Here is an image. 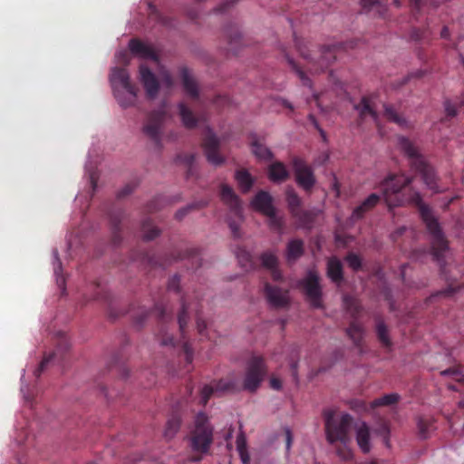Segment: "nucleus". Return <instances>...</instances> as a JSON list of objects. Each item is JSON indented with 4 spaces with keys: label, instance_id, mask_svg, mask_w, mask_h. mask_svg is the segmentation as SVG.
Returning a JSON list of instances; mask_svg holds the SVG:
<instances>
[{
    "label": "nucleus",
    "instance_id": "obj_43",
    "mask_svg": "<svg viewBox=\"0 0 464 464\" xmlns=\"http://www.w3.org/2000/svg\"><path fill=\"white\" fill-rule=\"evenodd\" d=\"M252 151L259 160H269L273 158L272 151L258 141H253Z\"/></svg>",
    "mask_w": 464,
    "mask_h": 464
},
{
    "label": "nucleus",
    "instance_id": "obj_19",
    "mask_svg": "<svg viewBox=\"0 0 464 464\" xmlns=\"http://www.w3.org/2000/svg\"><path fill=\"white\" fill-rule=\"evenodd\" d=\"M130 52L142 59H149L154 62L159 61V56L152 45L147 44L139 39H131L129 44Z\"/></svg>",
    "mask_w": 464,
    "mask_h": 464
},
{
    "label": "nucleus",
    "instance_id": "obj_25",
    "mask_svg": "<svg viewBox=\"0 0 464 464\" xmlns=\"http://www.w3.org/2000/svg\"><path fill=\"white\" fill-rule=\"evenodd\" d=\"M346 334L353 341L354 346L362 350L364 336V327L362 324L358 321H352L346 329Z\"/></svg>",
    "mask_w": 464,
    "mask_h": 464
},
{
    "label": "nucleus",
    "instance_id": "obj_12",
    "mask_svg": "<svg viewBox=\"0 0 464 464\" xmlns=\"http://www.w3.org/2000/svg\"><path fill=\"white\" fill-rule=\"evenodd\" d=\"M308 302L314 308H322V287L320 276L315 270H309L306 276L300 282Z\"/></svg>",
    "mask_w": 464,
    "mask_h": 464
},
{
    "label": "nucleus",
    "instance_id": "obj_41",
    "mask_svg": "<svg viewBox=\"0 0 464 464\" xmlns=\"http://www.w3.org/2000/svg\"><path fill=\"white\" fill-rule=\"evenodd\" d=\"M433 419L428 417H419L417 426L420 437L423 439L428 438L430 432L433 430Z\"/></svg>",
    "mask_w": 464,
    "mask_h": 464
},
{
    "label": "nucleus",
    "instance_id": "obj_1",
    "mask_svg": "<svg viewBox=\"0 0 464 464\" xmlns=\"http://www.w3.org/2000/svg\"><path fill=\"white\" fill-rule=\"evenodd\" d=\"M411 183V179L403 174H392L388 176L378 186L382 195L377 193L369 195L367 198L353 209L352 219L358 220L362 218L367 212L377 206L382 198L384 199L389 208L401 206L405 202L414 204L418 208L420 216L432 237L431 255L433 259L439 263L441 274L445 276V279L449 281L450 278L447 276L448 270L444 264V253L448 248V242L437 218L433 216L429 206L423 203L420 194L411 188H410V193L407 198H404L401 194L402 189Z\"/></svg>",
    "mask_w": 464,
    "mask_h": 464
},
{
    "label": "nucleus",
    "instance_id": "obj_59",
    "mask_svg": "<svg viewBox=\"0 0 464 464\" xmlns=\"http://www.w3.org/2000/svg\"><path fill=\"white\" fill-rule=\"evenodd\" d=\"M459 288V285H454L453 284H450L448 287L438 292L436 294V296L441 295V296H445V297H450L457 292V290Z\"/></svg>",
    "mask_w": 464,
    "mask_h": 464
},
{
    "label": "nucleus",
    "instance_id": "obj_47",
    "mask_svg": "<svg viewBox=\"0 0 464 464\" xmlns=\"http://www.w3.org/2000/svg\"><path fill=\"white\" fill-rule=\"evenodd\" d=\"M464 106V92L461 93V96L459 98L458 103H453L450 100L447 99L444 102V109L447 117L453 118L458 114L457 107Z\"/></svg>",
    "mask_w": 464,
    "mask_h": 464
},
{
    "label": "nucleus",
    "instance_id": "obj_39",
    "mask_svg": "<svg viewBox=\"0 0 464 464\" xmlns=\"http://www.w3.org/2000/svg\"><path fill=\"white\" fill-rule=\"evenodd\" d=\"M181 424V420L178 415H172L167 421L164 430V437L167 440L172 439L179 431Z\"/></svg>",
    "mask_w": 464,
    "mask_h": 464
},
{
    "label": "nucleus",
    "instance_id": "obj_48",
    "mask_svg": "<svg viewBox=\"0 0 464 464\" xmlns=\"http://www.w3.org/2000/svg\"><path fill=\"white\" fill-rule=\"evenodd\" d=\"M285 58L289 63V65L292 67V69L295 72L297 76L299 77L300 81L302 82L303 85L312 87V81L310 78L304 73V72L296 64V63L290 58L287 54L285 55Z\"/></svg>",
    "mask_w": 464,
    "mask_h": 464
},
{
    "label": "nucleus",
    "instance_id": "obj_23",
    "mask_svg": "<svg viewBox=\"0 0 464 464\" xmlns=\"http://www.w3.org/2000/svg\"><path fill=\"white\" fill-rule=\"evenodd\" d=\"M304 254V242L300 238L291 239L285 248V259L292 264Z\"/></svg>",
    "mask_w": 464,
    "mask_h": 464
},
{
    "label": "nucleus",
    "instance_id": "obj_17",
    "mask_svg": "<svg viewBox=\"0 0 464 464\" xmlns=\"http://www.w3.org/2000/svg\"><path fill=\"white\" fill-rule=\"evenodd\" d=\"M373 99V96H363L361 102L354 105V110L357 111L359 114L357 120L358 126H361L368 117L378 125L379 116L374 109Z\"/></svg>",
    "mask_w": 464,
    "mask_h": 464
},
{
    "label": "nucleus",
    "instance_id": "obj_3",
    "mask_svg": "<svg viewBox=\"0 0 464 464\" xmlns=\"http://www.w3.org/2000/svg\"><path fill=\"white\" fill-rule=\"evenodd\" d=\"M324 429L327 441L334 445L340 442L335 448L337 456L343 460H350L353 459V451L348 447L350 442L349 431L353 422V418L348 413L336 415L332 410L324 411Z\"/></svg>",
    "mask_w": 464,
    "mask_h": 464
},
{
    "label": "nucleus",
    "instance_id": "obj_63",
    "mask_svg": "<svg viewBox=\"0 0 464 464\" xmlns=\"http://www.w3.org/2000/svg\"><path fill=\"white\" fill-rule=\"evenodd\" d=\"M464 40V34H460L458 37V43L455 44V49L459 51V58L464 65V52L462 51L463 45L461 42Z\"/></svg>",
    "mask_w": 464,
    "mask_h": 464
},
{
    "label": "nucleus",
    "instance_id": "obj_24",
    "mask_svg": "<svg viewBox=\"0 0 464 464\" xmlns=\"http://www.w3.org/2000/svg\"><path fill=\"white\" fill-rule=\"evenodd\" d=\"M268 178L275 183H281L289 179V171L285 164L280 161H276L268 167Z\"/></svg>",
    "mask_w": 464,
    "mask_h": 464
},
{
    "label": "nucleus",
    "instance_id": "obj_9",
    "mask_svg": "<svg viewBox=\"0 0 464 464\" xmlns=\"http://www.w3.org/2000/svg\"><path fill=\"white\" fill-rule=\"evenodd\" d=\"M267 374L265 358L253 354L246 362L242 389L256 392Z\"/></svg>",
    "mask_w": 464,
    "mask_h": 464
},
{
    "label": "nucleus",
    "instance_id": "obj_31",
    "mask_svg": "<svg viewBox=\"0 0 464 464\" xmlns=\"http://www.w3.org/2000/svg\"><path fill=\"white\" fill-rule=\"evenodd\" d=\"M375 332L382 345L385 348H391L392 343L389 336L388 326L380 316L375 317Z\"/></svg>",
    "mask_w": 464,
    "mask_h": 464
},
{
    "label": "nucleus",
    "instance_id": "obj_54",
    "mask_svg": "<svg viewBox=\"0 0 464 464\" xmlns=\"http://www.w3.org/2000/svg\"><path fill=\"white\" fill-rule=\"evenodd\" d=\"M344 260L347 262L348 266L355 272L359 271L362 269V258L360 257L359 255L353 253V252H349Z\"/></svg>",
    "mask_w": 464,
    "mask_h": 464
},
{
    "label": "nucleus",
    "instance_id": "obj_51",
    "mask_svg": "<svg viewBox=\"0 0 464 464\" xmlns=\"http://www.w3.org/2000/svg\"><path fill=\"white\" fill-rule=\"evenodd\" d=\"M153 313L162 323L172 320V312L169 311V308L162 304H157L154 307Z\"/></svg>",
    "mask_w": 464,
    "mask_h": 464
},
{
    "label": "nucleus",
    "instance_id": "obj_44",
    "mask_svg": "<svg viewBox=\"0 0 464 464\" xmlns=\"http://www.w3.org/2000/svg\"><path fill=\"white\" fill-rule=\"evenodd\" d=\"M141 231L143 238L148 241L156 238L160 233L158 227L153 226L150 219H145L142 222Z\"/></svg>",
    "mask_w": 464,
    "mask_h": 464
},
{
    "label": "nucleus",
    "instance_id": "obj_28",
    "mask_svg": "<svg viewBox=\"0 0 464 464\" xmlns=\"http://www.w3.org/2000/svg\"><path fill=\"white\" fill-rule=\"evenodd\" d=\"M343 302L346 312L351 315L353 321H358L362 311V306L360 301L350 295H344Z\"/></svg>",
    "mask_w": 464,
    "mask_h": 464
},
{
    "label": "nucleus",
    "instance_id": "obj_61",
    "mask_svg": "<svg viewBox=\"0 0 464 464\" xmlns=\"http://www.w3.org/2000/svg\"><path fill=\"white\" fill-rule=\"evenodd\" d=\"M351 408L357 411H368V406L363 401L355 400L351 402Z\"/></svg>",
    "mask_w": 464,
    "mask_h": 464
},
{
    "label": "nucleus",
    "instance_id": "obj_64",
    "mask_svg": "<svg viewBox=\"0 0 464 464\" xmlns=\"http://www.w3.org/2000/svg\"><path fill=\"white\" fill-rule=\"evenodd\" d=\"M239 0H227L216 8L218 13L226 12L230 6L237 3Z\"/></svg>",
    "mask_w": 464,
    "mask_h": 464
},
{
    "label": "nucleus",
    "instance_id": "obj_38",
    "mask_svg": "<svg viewBox=\"0 0 464 464\" xmlns=\"http://www.w3.org/2000/svg\"><path fill=\"white\" fill-rule=\"evenodd\" d=\"M237 258L238 260V263H239L240 266L245 271H249L251 269H254V267H255V261L253 259V256L245 248H242V247H238L237 248Z\"/></svg>",
    "mask_w": 464,
    "mask_h": 464
},
{
    "label": "nucleus",
    "instance_id": "obj_49",
    "mask_svg": "<svg viewBox=\"0 0 464 464\" xmlns=\"http://www.w3.org/2000/svg\"><path fill=\"white\" fill-rule=\"evenodd\" d=\"M169 203L170 202L168 198L164 196H158L148 203L146 210L150 213H153L161 209L165 205Z\"/></svg>",
    "mask_w": 464,
    "mask_h": 464
},
{
    "label": "nucleus",
    "instance_id": "obj_35",
    "mask_svg": "<svg viewBox=\"0 0 464 464\" xmlns=\"http://www.w3.org/2000/svg\"><path fill=\"white\" fill-rule=\"evenodd\" d=\"M362 7L366 12L376 9L380 16L387 12V0H360Z\"/></svg>",
    "mask_w": 464,
    "mask_h": 464
},
{
    "label": "nucleus",
    "instance_id": "obj_15",
    "mask_svg": "<svg viewBox=\"0 0 464 464\" xmlns=\"http://www.w3.org/2000/svg\"><path fill=\"white\" fill-rule=\"evenodd\" d=\"M202 146L209 163L215 166H219L223 163L224 159L219 154V140L211 130H208L205 136Z\"/></svg>",
    "mask_w": 464,
    "mask_h": 464
},
{
    "label": "nucleus",
    "instance_id": "obj_11",
    "mask_svg": "<svg viewBox=\"0 0 464 464\" xmlns=\"http://www.w3.org/2000/svg\"><path fill=\"white\" fill-rule=\"evenodd\" d=\"M144 258L148 261V264L153 267L158 266L165 267L172 262L185 258L190 260L192 268L197 269L201 266V258L199 256L198 250L196 248H187L185 250L175 249L170 256L163 261H160L155 256H150L148 254Z\"/></svg>",
    "mask_w": 464,
    "mask_h": 464
},
{
    "label": "nucleus",
    "instance_id": "obj_33",
    "mask_svg": "<svg viewBox=\"0 0 464 464\" xmlns=\"http://www.w3.org/2000/svg\"><path fill=\"white\" fill-rule=\"evenodd\" d=\"M267 218L269 228L278 234H282L285 227V219L283 216L277 214L276 208L265 215Z\"/></svg>",
    "mask_w": 464,
    "mask_h": 464
},
{
    "label": "nucleus",
    "instance_id": "obj_32",
    "mask_svg": "<svg viewBox=\"0 0 464 464\" xmlns=\"http://www.w3.org/2000/svg\"><path fill=\"white\" fill-rule=\"evenodd\" d=\"M285 201L287 203V208L291 216L296 215L295 212L302 208V198L299 197V195L295 191L293 188H286Z\"/></svg>",
    "mask_w": 464,
    "mask_h": 464
},
{
    "label": "nucleus",
    "instance_id": "obj_22",
    "mask_svg": "<svg viewBox=\"0 0 464 464\" xmlns=\"http://www.w3.org/2000/svg\"><path fill=\"white\" fill-rule=\"evenodd\" d=\"M326 275L332 282L340 285L343 280V266L336 256L327 259Z\"/></svg>",
    "mask_w": 464,
    "mask_h": 464
},
{
    "label": "nucleus",
    "instance_id": "obj_5",
    "mask_svg": "<svg viewBox=\"0 0 464 464\" xmlns=\"http://www.w3.org/2000/svg\"><path fill=\"white\" fill-rule=\"evenodd\" d=\"M113 93L119 104L123 107L134 105L138 88L130 82V74L125 68H114L110 76Z\"/></svg>",
    "mask_w": 464,
    "mask_h": 464
},
{
    "label": "nucleus",
    "instance_id": "obj_4",
    "mask_svg": "<svg viewBox=\"0 0 464 464\" xmlns=\"http://www.w3.org/2000/svg\"><path fill=\"white\" fill-rule=\"evenodd\" d=\"M398 144L401 151L408 157L411 167L421 176L427 188L435 193L440 192L434 169L424 160L414 143L408 138L401 136L398 138Z\"/></svg>",
    "mask_w": 464,
    "mask_h": 464
},
{
    "label": "nucleus",
    "instance_id": "obj_57",
    "mask_svg": "<svg viewBox=\"0 0 464 464\" xmlns=\"http://www.w3.org/2000/svg\"><path fill=\"white\" fill-rule=\"evenodd\" d=\"M54 256L57 260V265L54 266V273L57 276V284L59 285L60 287H64L65 279L63 276H58V274L62 271V263L59 259L58 252L56 250L54 251Z\"/></svg>",
    "mask_w": 464,
    "mask_h": 464
},
{
    "label": "nucleus",
    "instance_id": "obj_58",
    "mask_svg": "<svg viewBox=\"0 0 464 464\" xmlns=\"http://www.w3.org/2000/svg\"><path fill=\"white\" fill-rule=\"evenodd\" d=\"M180 278L178 275L172 276L168 282V290L174 293H179Z\"/></svg>",
    "mask_w": 464,
    "mask_h": 464
},
{
    "label": "nucleus",
    "instance_id": "obj_27",
    "mask_svg": "<svg viewBox=\"0 0 464 464\" xmlns=\"http://www.w3.org/2000/svg\"><path fill=\"white\" fill-rule=\"evenodd\" d=\"M356 441L363 453L370 452V429L365 422H362L356 430Z\"/></svg>",
    "mask_w": 464,
    "mask_h": 464
},
{
    "label": "nucleus",
    "instance_id": "obj_29",
    "mask_svg": "<svg viewBox=\"0 0 464 464\" xmlns=\"http://www.w3.org/2000/svg\"><path fill=\"white\" fill-rule=\"evenodd\" d=\"M180 76L186 93L192 99H197L198 97V84L196 81L190 76L188 70L185 67L181 68Z\"/></svg>",
    "mask_w": 464,
    "mask_h": 464
},
{
    "label": "nucleus",
    "instance_id": "obj_56",
    "mask_svg": "<svg viewBox=\"0 0 464 464\" xmlns=\"http://www.w3.org/2000/svg\"><path fill=\"white\" fill-rule=\"evenodd\" d=\"M440 373L441 375H452L457 382L464 383V373L458 368H450Z\"/></svg>",
    "mask_w": 464,
    "mask_h": 464
},
{
    "label": "nucleus",
    "instance_id": "obj_6",
    "mask_svg": "<svg viewBox=\"0 0 464 464\" xmlns=\"http://www.w3.org/2000/svg\"><path fill=\"white\" fill-rule=\"evenodd\" d=\"M296 48L301 56L307 61L309 71L319 72L326 70L336 59V45L323 46L318 51H311L305 44L295 38Z\"/></svg>",
    "mask_w": 464,
    "mask_h": 464
},
{
    "label": "nucleus",
    "instance_id": "obj_21",
    "mask_svg": "<svg viewBox=\"0 0 464 464\" xmlns=\"http://www.w3.org/2000/svg\"><path fill=\"white\" fill-rule=\"evenodd\" d=\"M125 218L124 212L118 209L110 213V225L111 230V242L114 246H118L121 242V224Z\"/></svg>",
    "mask_w": 464,
    "mask_h": 464
},
{
    "label": "nucleus",
    "instance_id": "obj_8",
    "mask_svg": "<svg viewBox=\"0 0 464 464\" xmlns=\"http://www.w3.org/2000/svg\"><path fill=\"white\" fill-rule=\"evenodd\" d=\"M220 198L229 209L227 222L231 233L234 237L238 238L241 237L240 225L244 218L241 200L232 188L226 184L221 186Z\"/></svg>",
    "mask_w": 464,
    "mask_h": 464
},
{
    "label": "nucleus",
    "instance_id": "obj_46",
    "mask_svg": "<svg viewBox=\"0 0 464 464\" xmlns=\"http://www.w3.org/2000/svg\"><path fill=\"white\" fill-rule=\"evenodd\" d=\"M226 37L227 38V43L229 44V50L236 53V46L237 44L241 42V34L237 28H227L225 32Z\"/></svg>",
    "mask_w": 464,
    "mask_h": 464
},
{
    "label": "nucleus",
    "instance_id": "obj_18",
    "mask_svg": "<svg viewBox=\"0 0 464 464\" xmlns=\"http://www.w3.org/2000/svg\"><path fill=\"white\" fill-rule=\"evenodd\" d=\"M140 82H142L146 91L147 96L150 99H154L160 90V83L157 77L146 65L140 66Z\"/></svg>",
    "mask_w": 464,
    "mask_h": 464
},
{
    "label": "nucleus",
    "instance_id": "obj_37",
    "mask_svg": "<svg viewBox=\"0 0 464 464\" xmlns=\"http://www.w3.org/2000/svg\"><path fill=\"white\" fill-rule=\"evenodd\" d=\"M235 178L242 192L246 193L251 189L254 179L248 171L245 169L237 170Z\"/></svg>",
    "mask_w": 464,
    "mask_h": 464
},
{
    "label": "nucleus",
    "instance_id": "obj_16",
    "mask_svg": "<svg viewBox=\"0 0 464 464\" xmlns=\"http://www.w3.org/2000/svg\"><path fill=\"white\" fill-rule=\"evenodd\" d=\"M264 293L267 303L274 308H283L288 305V292L278 286L266 283Z\"/></svg>",
    "mask_w": 464,
    "mask_h": 464
},
{
    "label": "nucleus",
    "instance_id": "obj_20",
    "mask_svg": "<svg viewBox=\"0 0 464 464\" xmlns=\"http://www.w3.org/2000/svg\"><path fill=\"white\" fill-rule=\"evenodd\" d=\"M273 197L265 190L258 191L250 202L251 207L262 215L268 214L276 209Z\"/></svg>",
    "mask_w": 464,
    "mask_h": 464
},
{
    "label": "nucleus",
    "instance_id": "obj_36",
    "mask_svg": "<svg viewBox=\"0 0 464 464\" xmlns=\"http://www.w3.org/2000/svg\"><path fill=\"white\" fill-rule=\"evenodd\" d=\"M383 107L384 116L386 117L387 120L396 123L401 128L409 127L407 120L403 116L399 114L392 105L384 104Z\"/></svg>",
    "mask_w": 464,
    "mask_h": 464
},
{
    "label": "nucleus",
    "instance_id": "obj_53",
    "mask_svg": "<svg viewBox=\"0 0 464 464\" xmlns=\"http://www.w3.org/2000/svg\"><path fill=\"white\" fill-rule=\"evenodd\" d=\"M374 433L382 438L384 444L390 447V427L389 424L382 420L374 430Z\"/></svg>",
    "mask_w": 464,
    "mask_h": 464
},
{
    "label": "nucleus",
    "instance_id": "obj_55",
    "mask_svg": "<svg viewBox=\"0 0 464 464\" xmlns=\"http://www.w3.org/2000/svg\"><path fill=\"white\" fill-rule=\"evenodd\" d=\"M430 34L429 27L425 29L414 28L411 31V38L416 42H428L430 40Z\"/></svg>",
    "mask_w": 464,
    "mask_h": 464
},
{
    "label": "nucleus",
    "instance_id": "obj_34",
    "mask_svg": "<svg viewBox=\"0 0 464 464\" xmlns=\"http://www.w3.org/2000/svg\"><path fill=\"white\" fill-rule=\"evenodd\" d=\"M179 115L183 125L188 129H193L197 126L198 119L193 111L184 103L179 104Z\"/></svg>",
    "mask_w": 464,
    "mask_h": 464
},
{
    "label": "nucleus",
    "instance_id": "obj_14",
    "mask_svg": "<svg viewBox=\"0 0 464 464\" xmlns=\"http://www.w3.org/2000/svg\"><path fill=\"white\" fill-rule=\"evenodd\" d=\"M296 184L304 190L310 192L316 183L313 169L301 158L292 160Z\"/></svg>",
    "mask_w": 464,
    "mask_h": 464
},
{
    "label": "nucleus",
    "instance_id": "obj_42",
    "mask_svg": "<svg viewBox=\"0 0 464 464\" xmlns=\"http://www.w3.org/2000/svg\"><path fill=\"white\" fill-rule=\"evenodd\" d=\"M399 400L400 396L397 393L385 394L372 401L370 407L371 409H374L379 406H389L397 403Z\"/></svg>",
    "mask_w": 464,
    "mask_h": 464
},
{
    "label": "nucleus",
    "instance_id": "obj_60",
    "mask_svg": "<svg viewBox=\"0 0 464 464\" xmlns=\"http://www.w3.org/2000/svg\"><path fill=\"white\" fill-rule=\"evenodd\" d=\"M149 311L147 310H142L140 311L139 314H135L133 316L134 318V323L137 326H140L142 325V324L144 323V321L147 319V317L149 316Z\"/></svg>",
    "mask_w": 464,
    "mask_h": 464
},
{
    "label": "nucleus",
    "instance_id": "obj_50",
    "mask_svg": "<svg viewBox=\"0 0 464 464\" xmlns=\"http://www.w3.org/2000/svg\"><path fill=\"white\" fill-rule=\"evenodd\" d=\"M437 5L436 0H410V5L413 15L418 19V14H420L422 8L426 5Z\"/></svg>",
    "mask_w": 464,
    "mask_h": 464
},
{
    "label": "nucleus",
    "instance_id": "obj_45",
    "mask_svg": "<svg viewBox=\"0 0 464 464\" xmlns=\"http://www.w3.org/2000/svg\"><path fill=\"white\" fill-rule=\"evenodd\" d=\"M208 205L207 200H201L198 202H193L191 204L187 205L186 207L179 209L175 214V218L177 220H182L191 210L199 209Z\"/></svg>",
    "mask_w": 464,
    "mask_h": 464
},
{
    "label": "nucleus",
    "instance_id": "obj_10",
    "mask_svg": "<svg viewBox=\"0 0 464 464\" xmlns=\"http://www.w3.org/2000/svg\"><path fill=\"white\" fill-rule=\"evenodd\" d=\"M167 111L164 107L152 111L147 117L143 126L144 134L154 142L156 147L161 148V134Z\"/></svg>",
    "mask_w": 464,
    "mask_h": 464
},
{
    "label": "nucleus",
    "instance_id": "obj_26",
    "mask_svg": "<svg viewBox=\"0 0 464 464\" xmlns=\"http://www.w3.org/2000/svg\"><path fill=\"white\" fill-rule=\"evenodd\" d=\"M69 345L67 340L63 337L61 339L60 343L58 344L55 352L50 353L47 356H44L42 362H40L37 369H35L34 374L36 378L40 377L41 373L46 369L47 365L63 351L68 350Z\"/></svg>",
    "mask_w": 464,
    "mask_h": 464
},
{
    "label": "nucleus",
    "instance_id": "obj_13",
    "mask_svg": "<svg viewBox=\"0 0 464 464\" xmlns=\"http://www.w3.org/2000/svg\"><path fill=\"white\" fill-rule=\"evenodd\" d=\"M238 391L237 382L233 379H220L205 385L200 391L199 404L205 406L212 396L220 397L226 392Z\"/></svg>",
    "mask_w": 464,
    "mask_h": 464
},
{
    "label": "nucleus",
    "instance_id": "obj_2",
    "mask_svg": "<svg viewBox=\"0 0 464 464\" xmlns=\"http://www.w3.org/2000/svg\"><path fill=\"white\" fill-rule=\"evenodd\" d=\"M200 307L198 301L190 302L188 296H183L181 298V309L178 314V324L182 340L175 342L172 335L168 334H165L160 337V343L162 345H171L173 347L179 346V351L184 355L185 361L188 364H190L193 361L192 348L189 343L185 340L186 328L188 321L190 320L191 314L195 316L198 334L202 336L207 335L205 333L207 324L201 316Z\"/></svg>",
    "mask_w": 464,
    "mask_h": 464
},
{
    "label": "nucleus",
    "instance_id": "obj_52",
    "mask_svg": "<svg viewBox=\"0 0 464 464\" xmlns=\"http://www.w3.org/2000/svg\"><path fill=\"white\" fill-rule=\"evenodd\" d=\"M262 266L267 269L274 268L278 266L277 256L271 251L264 252L260 256Z\"/></svg>",
    "mask_w": 464,
    "mask_h": 464
},
{
    "label": "nucleus",
    "instance_id": "obj_30",
    "mask_svg": "<svg viewBox=\"0 0 464 464\" xmlns=\"http://www.w3.org/2000/svg\"><path fill=\"white\" fill-rule=\"evenodd\" d=\"M296 215H292V218L296 220L300 227L311 228L315 221L317 213L315 210L299 209L295 212Z\"/></svg>",
    "mask_w": 464,
    "mask_h": 464
},
{
    "label": "nucleus",
    "instance_id": "obj_40",
    "mask_svg": "<svg viewBox=\"0 0 464 464\" xmlns=\"http://www.w3.org/2000/svg\"><path fill=\"white\" fill-rule=\"evenodd\" d=\"M177 160L179 162L185 164V166L188 168L187 172H186L187 179H189L190 177L194 176V174H195V167H194L195 154H192V153L179 154L177 157Z\"/></svg>",
    "mask_w": 464,
    "mask_h": 464
},
{
    "label": "nucleus",
    "instance_id": "obj_62",
    "mask_svg": "<svg viewBox=\"0 0 464 464\" xmlns=\"http://www.w3.org/2000/svg\"><path fill=\"white\" fill-rule=\"evenodd\" d=\"M136 185L134 183H129L125 185L118 193V198H124L134 190Z\"/></svg>",
    "mask_w": 464,
    "mask_h": 464
},
{
    "label": "nucleus",
    "instance_id": "obj_7",
    "mask_svg": "<svg viewBox=\"0 0 464 464\" xmlns=\"http://www.w3.org/2000/svg\"><path fill=\"white\" fill-rule=\"evenodd\" d=\"M190 447L194 452L207 454L213 442V427L204 412H198L195 418V426L189 437Z\"/></svg>",
    "mask_w": 464,
    "mask_h": 464
}]
</instances>
